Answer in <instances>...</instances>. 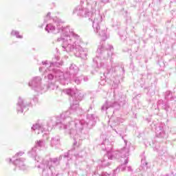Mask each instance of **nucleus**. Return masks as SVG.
Listing matches in <instances>:
<instances>
[{
	"label": "nucleus",
	"mask_w": 176,
	"mask_h": 176,
	"mask_svg": "<svg viewBox=\"0 0 176 176\" xmlns=\"http://www.w3.org/2000/svg\"><path fill=\"white\" fill-rule=\"evenodd\" d=\"M102 3H108V0H101Z\"/></svg>",
	"instance_id": "39"
},
{
	"label": "nucleus",
	"mask_w": 176,
	"mask_h": 176,
	"mask_svg": "<svg viewBox=\"0 0 176 176\" xmlns=\"http://www.w3.org/2000/svg\"><path fill=\"white\" fill-rule=\"evenodd\" d=\"M83 80H84V82H87V80H89V78H87V77H84V78H83Z\"/></svg>",
	"instance_id": "37"
},
{
	"label": "nucleus",
	"mask_w": 176,
	"mask_h": 176,
	"mask_svg": "<svg viewBox=\"0 0 176 176\" xmlns=\"http://www.w3.org/2000/svg\"><path fill=\"white\" fill-rule=\"evenodd\" d=\"M23 155L24 152L20 151L16 153L13 157V159H15L13 160V164L16 166V167H19V170H22L23 171L28 169V166H27V164H25V159L20 158V157Z\"/></svg>",
	"instance_id": "10"
},
{
	"label": "nucleus",
	"mask_w": 176,
	"mask_h": 176,
	"mask_svg": "<svg viewBox=\"0 0 176 176\" xmlns=\"http://www.w3.org/2000/svg\"><path fill=\"white\" fill-rule=\"evenodd\" d=\"M50 145L52 147L57 146L58 145H60V136L55 135L52 138Z\"/></svg>",
	"instance_id": "19"
},
{
	"label": "nucleus",
	"mask_w": 176,
	"mask_h": 176,
	"mask_svg": "<svg viewBox=\"0 0 176 176\" xmlns=\"http://www.w3.org/2000/svg\"><path fill=\"white\" fill-rule=\"evenodd\" d=\"M124 96H122L120 94H116V91H114L113 100L111 102H106L102 106L101 109L107 112L109 108H113L116 105H119L120 107L124 105Z\"/></svg>",
	"instance_id": "7"
},
{
	"label": "nucleus",
	"mask_w": 176,
	"mask_h": 176,
	"mask_svg": "<svg viewBox=\"0 0 176 176\" xmlns=\"http://www.w3.org/2000/svg\"><path fill=\"white\" fill-rule=\"evenodd\" d=\"M109 124L111 126V129H113V127H116L119 124V122L118 121H113L112 118L110 119L109 121Z\"/></svg>",
	"instance_id": "27"
},
{
	"label": "nucleus",
	"mask_w": 176,
	"mask_h": 176,
	"mask_svg": "<svg viewBox=\"0 0 176 176\" xmlns=\"http://www.w3.org/2000/svg\"><path fill=\"white\" fill-rule=\"evenodd\" d=\"M163 127H164V124H157L155 126V134L157 137H161L163 138L164 137V131L163 130Z\"/></svg>",
	"instance_id": "17"
},
{
	"label": "nucleus",
	"mask_w": 176,
	"mask_h": 176,
	"mask_svg": "<svg viewBox=\"0 0 176 176\" xmlns=\"http://www.w3.org/2000/svg\"><path fill=\"white\" fill-rule=\"evenodd\" d=\"M119 25H120V23L118 21L114 22V23L113 24V27H119Z\"/></svg>",
	"instance_id": "32"
},
{
	"label": "nucleus",
	"mask_w": 176,
	"mask_h": 176,
	"mask_svg": "<svg viewBox=\"0 0 176 176\" xmlns=\"http://www.w3.org/2000/svg\"><path fill=\"white\" fill-rule=\"evenodd\" d=\"M71 110H67L63 112L60 116L56 118V122L54 120H50L47 122V125L44 126L42 124L36 123L32 125L31 130L34 131L36 134H43V137L49 135V133L52 131V129L58 126L59 129L65 130L66 133L69 134L71 138L74 140V145L76 146L79 141L86 140L88 137L87 133L83 132L86 127L91 129L92 126L96 124V117L93 114H89L87 116V120L74 119L67 123L64 124V122L72 115Z\"/></svg>",
	"instance_id": "1"
},
{
	"label": "nucleus",
	"mask_w": 176,
	"mask_h": 176,
	"mask_svg": "<svg viewBox=\"0 0 176 176\" xmlns=\"http://www.w3.org/2000/svg\"><path fill=\"white\" fill-rule=\"evenodd\" d=\"M142 166H143L144 168H148V162H146V159H142Z\"/></svg>",
	"instance_id": "30"
},
{
	"label": "nucleus",
	"mask_w": 176,
	"mask_h": 176,
	"mask_svg": "<svg viewBox=\"0 0 176 176\" xmlns=\"http://www.w3.org/2000/svg\"><path fill=\"white\" fill-rule=\"evenodd\" d=\"M112 159H115L112 153H109L107 155H105L103 160L101 161L102 167H108L110 164L109 160H112Z\"/></svg>",
	"instance_id": "16"
},
{
	"label": "nucleus",
	"mask_w": 176,
	"mask_h": 176,
	"mask_svg": "<svg viewBox=\"0 0 176 176\" xmlns=\"http://www.w3.org/2000/svg\"><path fill=\"white\" fill-rule=\"evenodd\" d=\"M63 157H64V159H65V160H67L68 162H69V160H71V159H72V155H71V151H69V152L65 153Z\"/></svg>",
	"instance_id": "29"
},
{
	"label": "nucleus",
	"mask_w": 176,
	"mask_h": 176,
	"mask_svg": "<svg viewBox=\"0 0 176 176\" xmlns=\"http://www.w3.org/2000/svg\"><path fill=\"white\" fill-rule=\"evenodd\" d=\"M120 79H122V76H116L113 79V89H118L119 87V85H120Z\"/></svg>",
	"instance_id": "20"
},
{
	"label": "nucleus",
	"mask_w": 176,
	"mask_h": 176,
	"mask_svg": "<svg viewBox=\"0 0 176 176\" xmlns=\"http://www.w3.org/2000/svg\"><path fill=\"white\" fill-rule=\"evenodd\" d=\"M44 23H48L45 28L48 34H61L56 42L62 41L63 52H74L76 57H80L82 60L87 58V49L83 48V41L80 36L75 34L74 29H71L69 26H64V21L57 16L52 19V13L48 12L44 18Z\"/></svg>",
	"instance_id": "2"
},
{
	"label": "nucleus",
	"mask_w": 176,
	"mask_h": 176,
	"mask_svg": "<svg viewBox=\"0 0 176 176\" xmlns=\"http://www.w3.org/2000/svg\"><path fill=\"white\" fill-rule=\"evenodd\" d=\"M64 65V62L60 60L58 56H55L52 58V62L49 63V61L44 60L41 63V66L39 67V72H43L45 79H47V82H54V79H57L61 85H68V78H65L64 72L60 70V67ZM57 67L58 68H56Z\"/></svg>",
	"instance_id": "4"
},
{
	"label": "nucleus",
	"mask_w": 176,
	"mask_h": 176,
	"mask_svg": "<svg viewBox=\"0 0 176 176\" xmlns=\"http://www.w3.org/2000/svg\"><path fill=\"white\" fill-rule=\"evenodd\" d=\"M114 130L116 133L119 134L122 140H124L125 146L119 151L111 153V154L113 155V157H114V159L121 158L120 162H124L125 164H127V163H129V156H130V143L127 144V140L124 139V137L123 136L124 132L123 131H117L116 129Z\"/></svg>",
	"instance_id": "6"
},
{
	"label": "nucleus",
	"mask_w": 176,
	"mask_h": 176,
	"mask_svg": "<svg viewBox=\"0 0 176 176\" xmlns=\"http://www.w3.org/2000/svg\"><path fill=\"white\" fill-rule=\"evenodd\" d=\"M127 171H129V172L133 171V169L131 168V166H128L127 167Z\"/></svg>",
	"instance_id": "36"
},
{
	"label": "nucleus",
	"mask_w": 176,
	"mask_h": 176,
	"mask_svg": "<svg viewBox=\"0 0 176 176\" xmlns=\"http://www.w3.org/2000/svg\"><path fill=\"white\" fill-rule=\"evenodd\" d=\"M158 152L162 155V152H160V150H158Z\"/></svg>",
	"instance_id": "44"
},
{
	"label": "nucleus",
	"mask_w": 176,
	"mask_h": 176,
	"mask_svg": "<svg viewBox=\"0 0 176 176\" xmlns=\"http://www.w3.org/2000/svg\"><path fill=\"white\" fill-rule=\"evenodd\" d=\"M102 14L100 13H92L89 17V20L92 23V27L95 34L101 38V41L96 50V57L93 59L96 64V67L99 69H106L104 72V78H111L116 72V67L119 64L113 63L112 60L115 58L113 53V46L107 44L105 46V41L109 38L108 28L107 27H100L102 23Z\"/></svg>",
	"instance_id": "3"
},
{
	"label": "nucleus",
	"mask_w": 176,
	"mask_h": 176,
	"mask_svg": "<svg viewBox=\"0 0 176 176\" xmlns=\"http://www.w3.org/2000/svg\"><path fill=\"white\" fill-rule=\"evenodd\" d=\"M11 36H14L17 39H23V34H20V32L19 30H12L10 32Z\"/></svg>",
	"instance_id": "22"
},
{
	"label": "nucleus",
	"mask_w": 176,
	"mask_h": 176,
	"mask_svg": "<svg viewBox=\"0 0 176 176\" xmlns=\"http://www.w3.org/2000/svg\"><path fill=\"white\" fill-rule=\"evenodd\" d=\"M170 3H176V0H172V1H170Z\"/></svg>",
	"instance_id": "41"
},
{
	"label": "nucleus",
	"mask_w": 176,
	"mask_h": 176,
	"mask_svg": "<svg viewBox=\"0 0 176 176\" xmlns=\"http://www.w3.org/2000/svg\"><path fill=\"white\" fill-rule=\"evenodd\" d=\"M159 107L157 106L156 107H155V111H158V109Z\"/></svg>",
	"instance_id": "43"
},
{
	"label": "nucleus",
	"mask_w": 176,
	"mask_h": 176,
	"mask_svg": "<svg viewBox=\"0 0 176 176\" xmlns=\"http://www.w3.org/2000/svg\"><path fill=\"white\" fill-rule=\"evenodd\" d=\"M28 107V103L25 101V98L19 96L16 102V109L18 113H23L24 109Z\"/></svg>",
	"instance_id": "14"
},
{
	"label": "nucleus",
	"mask_w": 176,
	"mask_h": 176,
	"mask_svg": "<svg viewBox=\"0 0 176 176\" xmlns=\"http://www.w3.org/2000/svg\"><path fill=\"white\" fill-rule=\"evenodd\" d=\"M84 2L80 1V5L77 6L73 13H76L77 16H80V17H90L91 16V12L89 10L87 6L83 5Z\"/></svg>",
	"instance_id": "11"
},
{
	"label": "nucleus",
	"mask_w": 176,
	"mask_h": 176,
	"mask_svg": "<svg viewBox=\"0 0 176 176\" xmlns=\"http://www.w3.org/2000/svg\"><path fill=\"white\" fill-rule=\"evenodd\" d=\"M46 145V142L43 140H39L36 141L34 147H36L37 149L38 148H45V146Z\"/></svg>",
	"instance_id": "23"
},
{
	"label": "nucleus",
	"mask_w": 176,
	"mask_h": 176,
	"mask_svg": "<svg viewBox=\"0 0 176 176\" xmlns=\"http://www.w3.org/2000/svg\"><path fill=\"white\" fill-rule=\"evenodd\" d=\"M36 147L34 146L31 151H29L30 156H31V157H34L35 167H36V158L40 157L42 160L39 163L40 166H42V164L47 166V168L51 170V174H53V171H56V167L60 164V160L63 159V156L60 155L59 157L52 158L50 156L47 155L44 158H42V157L36 155Z\"/></svg>",
	"instance_id": "5"
},
{
	"label": "nucleus",
	"mask_w": 176,
	"mask_h": 176,
	"mask_svg": "<svg viewBox=\"0 0 176 176\" xmlns=\"http://www.w3.org/2000/svg\"><path fill=\"white\" fill-rule=\"evenodd\" d=\"M165 98L166 100H170V101H173L175 98L173 97V95L170 91H167L165 94Z\"/></svg>",
	"instance_id": "26"
},
{
	"label": "nucleus",
	"mask_w": 176,
	"mask_h": 176,
	"mask_svg": "<svg viewBox=\"0 0 176 176\" xmlns=\"http://www.w3.org/2000/svg\"><path fill=\"white\" fill-rule=\"evenodd\" d=\"M120 39H121V41H126V36H120Z\"/></svg>",
	"instance_id": "35"
},
{
	"label": "nucleus",
	"mask_w": 176,
	"mask_h": 176,
	"mask_svg": "<svg viewBox=\"0 0 176 176\" xmlns=\"http://www.w3.org/2000/svg\"><path fill=\"white\" fill-rule=\"evenodd\" d=\"M83 157V156L82 155H80V154H76V157L78 159V157Z\"/></svg>",
	"instance_id": "40"
},
{
	"label": "nucleus",
	"mask_w": 176,
	"mask_h": 176,
	"mask_svg": "<svg viewBox=\"0 0 176 176\" xmlns=\"http://www.w3.org/2000/svg\"><path fill=\"white\" fill-rule=\"evenodd\" d=\"M97 6L98 7V1L97 0H92L91 6L92 10H96V9H97Z\"/></svg>",
	"instance_id": "28"
},
{
	"label": "nucleus",
	"mask_w": 176,
	"mask_h": 176,
	"mask_svg": "<svg viewBox=\"0 0 176 176\" xmlns=\"http://www.w3.org/2000/svg\"><path fill=\"white\" fill-rule=\"evenodd\" d=\"M109 176V174H108V173H105V172H102V173H101V176Z\"/></svg>",
	"instance_id": "34"
},
{
	"label": "nucleus",
	"mask_w": 176,
	"mask_h": 176,
	"mask_svg": "<svg viewBox=\"0 0 176 176\" xmlns=\"http://www.w3.org/2000/svg\"><path fill=\"white\" fill-rule=\"evenodd\" d=\"M64 93L71 96L73 101H82L83 100V94L78 89H67L64 90Z\"/></svg>",
	"instance_id": "12"
},
{
	"label": "nucleus",
	"mask_w": 176,
	"mask_h": 176,
	"mask_svg": "<svg viewBox=\"0 0 176 176\" xmlns=\"http://www.w3.org/2000/svg\"><path fill=\"white\" fill-rule=\"evenodd\" d=\"M6 162H7V163H12L13 164V161L12 160V158L6 159Z\"/></svg>",
	"instance_id": "33"
},
{
	"label": "nucleus",
	"mask_w": 176,
	"mask_h": 176,
	"mask_svg": "<svg viewBox=\"0 0 176 176\" xmlns=\"http://www.w3.org/2000/svg\"><path fill=\"white\" fill-rule=\"evenodd\" d=\"M72 78H73L74 82L76 83V85H80V83H82V80H83V77L82 76H80V77L74 76Z\"/></svg>",
	"instance_id": "25"
},
{
	"label": "nucleus",
	"mask_w": 176,
	"mask_h": 176,
	"mask_svg": "<svg viewBox=\"0 0 176 176\" xmlns=\"http://www.w3.org/2000/svg\"><path fill=\"white\" fill-rule=\"evenodd\" d=\"M28 86L31 87L32 90L37 93H45V91H47V88H45V85H42V77L41 76L32 78L28 82Z\"/></svg>",
	"instance_id": "8"
},
{
	"label": "nucleus",
	"mask_w": 176,
	"mask_h": 176,
	"mask_svg": "<svg viewBox=\"0 0 176 176\" xmlns=\"http://www.w3.org/2000/svg\"><path fill=\"white\" fill-rule=\"evenodd\" d=\"M36 168H38V170H41L42 171V176H49V175H53V174H54V171L53 170L52 173V170H50V169H49V168H47V165L45 164H42L41 165L39 163H41V162H42V158L38 157L36 159Z\"/></svg>",
	"instance_id": "13"
},
{
	"label": "nucleus",
	"mask_w": 176,
	"mask_h": 176,
	"mask_svg": "<svg viewBox=\"0 0 176 176\" xmlns=\"http://www.w3.org/2000/svg\"><path fill=\"white\" fill-rule=\"evenodd\" d=\"M164 109H165V111L166 112H168L169 109H170V107L168 106V104H166L163 106Z\"/></svg>",
	"instance_id": "31"
},
{
	"label": "nucleus",
	"mask_w": 176,
	"mask_h": 176,
	"mask_svg": "<svg viewBox=\"0 0 176 176\" xmlns=\"http://www.w3.org/2000/svg\"><path fill=\"white\" fill-rule=\"evenodd\" d=\"M79 74V67L76 66L75 64H71L68 71L66 73V75H69L68 77H65L67 78V82L69 78H72L74 76H76Z\"/></svg>",
	"instance_id": "15"
},
{
	"label": "nucleus",
	"mask_w": 176,
	"mask_h": 176,
	"mask_svg": "<svg viewBox=\"0 0 176 176\" xmlns=\"http://www.w3.org/2000/svg\"><path fill=\"white\" fill-rule=\"evenodd\" d=\"M57 87H58L54 83V81L48 82L47 86L44 85V89H47V90H56V89H57Z\"/></svg>",
	"instance_id": "24"
},
{
	"label": "nucleus",
	"mask_w": 176,
	"mask_h": 176,
	"mask_svg": "<svg viewBox=\"0 0 176 176\" xmlns=\"http://www.w3.org/2000/svg\"><path fill=\"white\" fill-rule=\"evenodd\" d=\"M122 164L120 166H118L116 170L113 171V175H116L117 173H120V171H126V164L124 162H121Z\"/></svg>",
	"instance_id": "21"
},
{
	"label": "nucleus",
	"mask_w": 176,
	"mask_h": 176,
	"mask_svg": "<svg viewBox=\"0 0 176 176\" xmlns=\"http://www.w3.org/2000/svg\"><path fill=\"white\" fill-rule=\"evenodd\" d=\"M157 104L158 105H160V104H163V100H158Z\"/></svg>",
	"instance_id": "38"
},
{
	"label": "nucleus",
	"mask_w": 176,
	"mask_h": 176,
	"mask_svg": "<svg viewBox=\"0 0 176 176\" xmlns=\"http://www.w3.org/2000/svg\"><path fill=\"white\" fill-rule=\"evenodd\" d=\"M122 74L124 73V67H122Z\"/></svg>",
	"instance_id": "42"
},
{
	"label": "nucleus",
	"mask_w": 176,
	"mask_h": 176,
	"mask_svg": "<svg viewBox=\"0 0 176 176\" xmlns=\"http://www.w3.org/2000/svg\"><path fill=\"white\" fill-rule=\"evenodd\" d=\"M101 138L103 140L102 143V151H107V153H112L111 151L113 148V140H112L111 133L103 134L101 135Z\"/></svg>",
	"instance_id": "9"
},
{
	"label": "nucleus",
	"mask_w": 176,
	"mask_h": 176,
	"mask_svg": "<svg viewBox=\"0 0 176 176\" xmlns=\"http://www.w3.org/2000/svg\"><path fill=\"white\" fill-rule=\"evenodd\" d=\"M70 110L73 113L74 112H78V111H80V109H79V102L73 100V102L71 104Z\"/></svg>",
	"instance_id": "18"
},
{
	"label": "nucleus",
	"mask_w": 176,
	"mask_h": 176,
	"mask_svg": "<svg viewBox=\"0 0 176 176\" xmlns=\"http://www.w3.org/2000/svg\"><path fill=\"white\" fill-rule=\"evenodd\" d=\"M90 109H93V107L91 106L90 107Z\"/></svg>",
	"instance_id": "45"
}]
</instances>
